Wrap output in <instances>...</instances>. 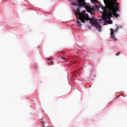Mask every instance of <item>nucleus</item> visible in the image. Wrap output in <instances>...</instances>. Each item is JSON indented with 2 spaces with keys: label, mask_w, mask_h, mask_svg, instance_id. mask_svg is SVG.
<instances>
[{
  "label": "nucleus",
  "mask_w": 127,
  "mask_h": 127,
  "mask_svg": "<svg viewBox=\"0 0 127 127\" xmlns=\"http://www.w3.org/2000/svg\"><path fill=\"white\" fill-rule=\"evenodd\" d=\"M75 15H79V19L76 21L77 23L79 24V26H81L82 24L81 22L84 23L86 20H90V22L92 25H95L97 28H101V26L99 25V22L97 21V19L91 18L89 17V15L86 14V11L83 10L80 12V8H78L75 10Z\"/></svg>",
  "instance_id": "f03ea898"
},
{
  "label": "nucleus",
  "mask_w": 127,
  "mask_h": 127,
  "mask_svg": "<svg viewBox=\"0 0 127 127\" xmlns=\"http://www.w3.org/2000/svg\"><path fill=\"white\" fill-rule=\"evenodd\" d=\"M92 3H98L99 1L97 0H90Z\"/></svg>",
  "instance_id": "39448f33"
},
{
  "label": "nucleus",
  "mask_w": 127,
  "mask_h": 127,
  "mask_svg": "<svg viewBox=\"0 0 127 127\" xmlns=\"http://www.w3.org/2000/svg\"><path fill=\"white\" fill-rule=\"evenodd\" d=\"M77 18H78V16H76Z\"/></svg>",
  "instance_id": "2eb2a0df"
},
{
  "label": "nucleus",
  "mask_w": 127,
  "mask_h": 127,
  "mask_svg": "<svg viewBox=\"0 0 127 127\" xmlns=\"http://www.w3.org/2000/svg\"><path fill=\"white\" fill-rule=\"evenodd\" d=\"M89 29H91V27H90V28H89Z\"/></svg>",
  "instance_id": "ddd939ff"
},
{
  "label": "nucleus",
  "mask_w": 127,
  "mask_h": 127,
  "mask_svg": "<svg viewBox=\"0 0 127 127\" xmlns=\"http://www.w3.org/2000/svg\"><path fill=\"white\" fill-rule=\"evenodd\" d=\"M122 53L121 52H118L116 54V56H119V55H120V54H121Z\"/></svg>",
  "instance_id": "423d86ee"
},
{
  "label": "nucleus",
  "mask_w": 127,
  "mask_h": 127,
  "mask_svg": "<svg viewBox=\"0 0 127 127\" xmlns=\"http://www.w3.org/2000/svg\"><path fill=\"white\" fill-rule=\"evenodd\" d=\"M119 28H120V27L118 26L117 29L114 30L113 29V28L110 29V35L114 41H117L118 40L117 38H116V36H115V32H118V29H119Z\"/></svg>",
  "instance_id": "20e7f679"
},
{
  "label": "nucleus",
  "mask_w": 127,
  "mask_h": 127,
  "mask_svg": "<svg viewBox=\"0 0 127 127\" xmlns=\"http://www.w3.org/2000/svg\"><path fill=\"white\" fill-rule=\"evenodd\" d=\"M96 8H98V6L96 5Z\"/></svg>",
  "instance_id": "f8f14e48"
},
{
  "label": "nucleus",
  "mask_w": 127,
  "mask_h": 127,
  "mask_svg": "<svg viewBox=\"0 0 127 127\" xmlns=\"http://www.w3.org/2000/svg\"><path fill=\"white\" fill-rule=\"evenodd\" d=\"M48 60H49V61H51V60H52V59H48Z\"/></svg>",
  "instance_id": "9d476101"
},
{
  "label": "nucleus",
  "mask_w": 127,
  "mask_h": 127,
  "mask_svg": "<svg viewBox=\"0 0 127 127\" xmlns=\"http://www.w3.org/2000/svg\"><path fill=\"white\" fill-rule=\"evenodd\" d=\"M53 63V61H52L50 63L48 62V64H52Z\"/></svg>",
  "instance_id": "1a4fd4ad"
},
{
  "label": "nucleus",
  "mask_w": 127,
  "mask_h": 127,
  "mask_svg": "<svg viewBox=\"0 0 127 127\" xmlns=\"http://www.w3.org/2000/svg\"><path fill=\"white\" fill-rule=\"evenodd\" d=\"M69 1H70L72 5H74L75 6H78V8L80 7H85L86 10H88V12H90L92 15L93 14V12H92V7L91 6L89 5L87 2H86V0H68ZM76 9L75 10V12H76Z\"/></svg>",
  "instance_id": "7ed1b4c3"
},
{
  "label": "nucleus",
  "mask_w": 127,
  "mask_h": 127,
  "mask_svg": "<svg viewBox=\"0 0 127 127\" xmlns=\"http://www.w3.org/2000/svg\"><path fill=\"white\" fill-rule=\"evenodd\" d=\"M62 59H64V60H67V59H66V58L65 57H61V58Z\"/></svg>",
  "instance_id": "0eeeda50"
},
{
  "label": "nucleus",
  "mask_w": 127,
  "mask_h": 127,
  "mask_svg": "<svg viewBox=\"0 0 127 127\" xmlns=\"http://www.w3.org/2000/svg\"><path fill=\"white\" fill-rule=\"evenodd\" d=\"M105 4V7H102L103 10L102 19L104 20H110L111 17H119V15L117 13L119 11L120 3H117L118 0H103Z\"/></svg>",
  "instance_id": "f257e3e1"
},
{
  "label": "nucleus",
  "mask_w": 127,
  "mask_h": 127,
  "mask_svg": "<svg viewBox=\"0 0 127 127\" xmlns=\"http://www.w3.org/2000/svg\"><path fill=\"white\" fill-rule=\"evenodd\" d=\"M89 88H91V85L89 86Z\"/></svg>",
  "instance_id": "4468645a"
},
{
  "label": "nucleus",
  "mask_w": 127,
  "mask_h": 127,
  "mask_svg": "<svg viewBox=\"0 0 127 127\" xmlns=\"http://www.w3.org/2000/svg\"><path fill=\"white\" fill-rule=\"evenodd\" d=\"M109 24H112V23H113V22L112 21H109Z\"/></svg>",
  "instance_id": "6e6552de"
},
{
  "label": "nucleus",
  "mask_w": 127,
  "mask_h": 127,
  "mask_svg": "<svg viewBox=\"0 0 127 127\" xmlns=\"http://www.w3.org/2000/svg\"><path fill=\"white\" fill-rule=\"evenodd\" d=\"M61 53H65V52L64 51H63L61 52Z\"/></svg>",
  "instance_id": "9b49d317"
}]
</instances>
